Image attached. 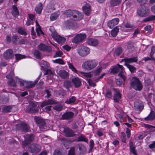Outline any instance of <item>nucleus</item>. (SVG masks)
Listing matches in <instances>:
<instances>
[{
  "label": "nucleus",
  "instance_id": "nucleus-16",
  "mask_svg": "<svg viewBox=\"0 0 155 155\" xmlns=\"http://www.w3.org/2000/svg\"><path fill=\"white\" fill-rule=\"evenodd\" d=\"M71 16L75 18L76 21H79L83 18V15L82 13L76 10H72Z\"/></svg>",
  "mask_w": 155,
  "mask_h": 155
},
{
  "label": "nucleus",
  "instance_id": "nucleus-19",
  "mask_svg": "<svg viewBox=\"0 0 155 155\" xmlns=\"http://www.w3.org/2000/svg\"><path fill=\"white\" fill-rule=\"evenodd\" d=\"M56 103V101L52 99H49L43 101L40 105L41 108L48 105L54 104Z\"/></svg>",
  "mask_w": 155,
  "mask_h": 155
},
{
  "label": "nucleus",
  "instance_id": "nucleus-60",
  "mask_svg": "<svg viewBox=\"0 0 155 155\" xmlns=\"http://www.w3.org/2000/svg\"><path fill=\"white\" fill-rule=\"evenodd\" d=\"M28 19L34 22L35 19V15H34L31 14H28Z\"/></svg>",
  "mask_w": 155,
  "mask_h": 155
},
{
  "label": "nucleus",
  "instance_id": "nucleus-36",
  "mask_svg": "<svg viewBox=\"0 0 155 155\" xmlns=\"http://www.w3.org/2000/svg\"><path fill=\"white\" fill-rule=\"evenodd\" d=\"M63 86L65 88L68 89L69 88L72 86V82L71 81H65L64 82Z\"/></svg>",
  "mask_w": 155,
  "mask_h": 155
},
{
  "label": "nucleus",
  "instance_id": "nucleus-24",
  "mask_svg": "<svg viewBox=\"0 0 155 155\" xmlns=\"http://www.w3.org/2000/svg\"><path fill=\"white\" fill-rule=\"evenodd\" d=\"M72 81L76 87H79L81 85V81L80 79L78 78L72 79Z\"/></svg>",
  "mask_w": 155,
  "mask_h": 155
},
{
  "label": "nucleus",
  "instance_id": "nucleus-48",
  "mask_svg": "<svg viewBox=\"0 0 155 155\" xmlns=\"http://www.w3.org/2000/svg\"><path fill=\"white\" fill-rule=\"evenodd\" d=\"M72 10L70 9L66 10L64 12V14L67 17H70L71 16V14L72 13Z\"/></svg>",
  "mask_w": 155,
  "mask_h": 155
},
{
  "label": "nucleus",
  "instance_id": "nucleus-49",
  "mask_svg": "<svg viewBox=\"0 0 155 155\" xmlns=\"http://www.w3.org/2000/svg\"><path fill=\"white\" fill-rule=\"evenodd\" d=\"M155 20V15H151L146 18L144 20V21H150Z\"/></svg>",
  "mask_w": 155,
  "mask_h": 155
},
{
  "label": "nucleus",
  "instance_id": "nucleus-23",
  "mask_svg": "<svg viewBox=\"0 0 155 155\" xmlns=\"http://www.w3.org/2000/svg\"><path fill=\"white\" fill-rule=\"evenodd\" d=\"M76 147H77L81 153H84L86 152V149L85 146L82 143H78L76 144Z\"/></svg>",
  "mask_w": 155,
  "mask_h": 155
},
{
  "label": "nucleus",
  "instance_id": "nucleus-8",
  "mask_svg": "<svg viewBox=\"0 0 155 155\" xmlns=\"http://www.w3.org/2000/svg\"><path fill=\"white\" fill-rule=\"evenodd\" d=\"M28 150L30 153H37L40 151L41 147L40 145L36 144H33L28 147Z\"/></svg>",
  "mask_w": 155,
  "mask_h": 155
},
{
  "label": "nucleus",
  "instance_id": "nucleus-1",
  "mask_svg": "<svg viewBox=\"0 0 155 155\" xmlns=\"http://www.w3.org/2000/svg\"><path fill=\"white\" fill-rule=\"evenodd\" d=\"M124 68L122 65L117 64L111 70V72L114 74H117L119 73V75L123 79L124 81L126 80L125 75L124 74Z\"/></svg>",
  "mask_w": 155,
  "mask_h": 155
},
{
  "label": "nucleus",
  "instance_id": "nucleus-46",
  "mask_svg": "<svg viewBox=\"0 0 155 155\" xmlns=\"http://www.w3.org/2000/svg\"><path fill=\"white\" fill-rule=\"evenodd\" d=\"M17 82L18 83L20 86H25V81L18 78L17 77H15Z\"/></svg>",
  "mask_w": 155,
  "mask_h": 155
},
{
  "label": "nucleus",
  "instance_id": "nucleus-7",
  "mask_svg": "<svg viewBox=\"0 0 155 155\" xmlns=\"http://www.w3.org/2000/svg\"><path fill=\"white\" fill-rule=\"evenodd\" d=\"M51 36L54 39L59 43H63L66 41V38H65L58 35L56 32H52Z\"/></svg>",
  "mask_w": 155,
  "mask_h": 155
},
{
  "label": "nucleus",
  "instance_id": "nucleus-57",
  "mask_svg": "<svg viewBox=\"0 0 155 155\" xmlns=\"http://www.w3.org/2000/svg\"><path fill=\"white\" fill-rule=\"evenodd\" d=\"M83 75L85 78H90L92 76V74H91L90 73L83 72Z\"/></svg>",
  "mask_w": 155,
  "mask_h": 155
},
{
  "label": "nucleus",
  "instance_id": "nucleus-15",
  "mask_svg": "<svg viewBox=\"0 0 155 155\" xmlns=\"http://www.w3.org/2000/svg\"><path fill=\"white\" fill-rule=\"evenodd\" d=\"M63 132L67 137H74L75 135L74 132L68 127H64Z\"/></svg>",
  "mask_w": 155,
  "mask_h": 155
},
{
  "label": "nucleus",
  "instance_id": "nucleus-6",
  "mask_svg": "<svg viewBox=\"0 0 155 155\" xmlns=\"http://www.w3.org/2000/svg\"><path fill=\"white\" fill-rule=\"evenodd\" d=\"M29 104V105L26 110V112L28 113H35L38 111V109L36 108L37 106L36 104L32 102H30Z\"/></svg>",
  "mask_w": 155,
  "mask_h": 155
},
{
  "label": "nucleus",
  "instance_id": "nucleus-64",
  "mask_svg": "<svg viewBox=\"0 0 155 155\" xmlns=\"http://www.w3.org/2000/svg\"><path fill=\"white\" fill-rule=\"evenodd\" d=\"M54 62L55 63H59L62 64H64L63 61L60 58L56 59L54 60Z\"/></svg>",
  "mask_w": 155,
  "mask_h": 155
},
{
  "label": "nucleus",
  "instance_id": "nucleus-41",
  "mask_svg": "<svg viewBox=\"0 0 155 155\" xmlns=\"http://www.w3.org/2000/svg\"><path fill=\"white\" fill-rule=\"evenodd\" d=\"M84 141L86 143L88 142V139L83 135H81L78 137L77 139V142Z\"/></svg>",
  "mask_w": 155,
  "mask_h": 155
},
{
  "label": "nucleus",
  "instance_id": "nucleus-62",
  "mask_svg": "<svg viewBox=\"0 0 155 155\" xmlns=\"http://www.w3.org/2000/svg\"><path fill=\"white\" fill-rule=\"evenodd\" d=\"M54 155H64L63 153L61 152L59 150L57 149L55 150L54 151Z\"/></svg>",
  "mask_w": 155,
  "mask_h": 155
},
{
  "label": "nucleus",
  "instance_id": "nucleus-4",
  "mask_svg": "<svg viewBox=\"0 0 155 155\" xmlns=\"http://www.w3.org/2000/svg\"><path fill=\"white\" fill-rule=\"evenodd\" d=\"M97 64L93 60H90L85 61L82 64L83 68L87 70H91L95 68Z\"/></svg>",
  "mask_w": 155,
  "mask_h": 155
},
{
  "label": "nucleus",
  "instance_id": "nucleus-9",
  "mask_svg": "<svg viewBox=\"0 0 155 155\" xmlns=\"http://www.w3.org/2000/svg\"><path fill=\"white\" fill-rule=\"evenodd\" d=\"M25 140L22 141V145L23 147L27 146L34 140V137L33 134H31L26 135L25 136Z\"/></svg>",
  "mask_w": 155,
  "mask_h": 155
},
{
  "label": "nucleus",
  "instance_id": "nucleus-56",
  "mask_svg": "<svg viewBox=\"0 0 155 155\" xmlns=\"http://www.w3.org/2000/svg\"><path fill=\"white\" fill-rule=\"evenodd\" d=\"M14 71L12 70L9 74L6 76V77L7 78L9 79H12L14 77Z\"/></svg>",
  "mask_w": 155,
  "mask_h": 155
},
{
  "label": "nucleus",
  "instance_id": "nucleus-14",
  "mask_svg": "<svg viewBox=\"0 0 155 155\" xmlns=\"http://www.w3.org/2000/svg\"><path fill=\"white\" fill-rule=\"evenodd\" d=\"M13 51L11 49H8L5 51L3 54L4 58L6 60L11 59L14 57Z\"/></svg>",
  "mask_w": 155,
  "mask_h": 155
},
{
  "label": "nucleus",
  "instance_id": "nucleus-2",
  "mask_svg": "<svg viewBox=\"0 0 155 155\" xmlns=\"http://www.w3.org/2000/svg\"><path fill=\"white\" fill-rule=\"evenodd\" d=\"M150 9L146 6L140 5L138 8L137 14L141 17H145L150 14Z\"/></svg>",
  "mask_w": 155,
  "mask_h": 155
},
{
  "label": "nucleus",
  "instance_id": "nucleus-29",
  "mask_svg": "<svg viewBox=\"0 0 155 155\" xmlns=\"http://www.w3.org/2000/svg\"><path fill=\"white\" fill-rule=\"evenodd\" d=\"M115 92L116 93L114 96V100L115 102H117L121 98V94L117 90Z\"/></svg>",
  "mask_w": 155,
  "mask_h": 155
},
{
  "label": "nucleus",
  "instance_id": "nucleus-22",
  "mask_svg": "<svg viewBox=\"0 0 155 155\" xmlns=\"http://www.w3.org/2000/svg\"><path fill=\"white\" fill-rule=\"evenodd\" d=\"M85 14L87 15H89L91 13V7L89 4H87L82 7Z\"/></svg>",
  "mask_w": 155,
  "mask_h": 155
},
{
  "label": "nucleus",
  "instance_id": "nucleus-27",
  "mask_svg": "<svg viewBox=\"0 0 155 155\" xmlns=\"http://www.w3.org/2000/svg\"><path fill=\"white\" fill-rule=\"evenodd\" d=\"M134 107L135 108V110L137 111L139 110V112H140L143 108L142 105L137 101L134 102Z\"/></svg>",
  "mask_w": 155,
  "mask_h": 155
},
{
  "label": "nucleus",
  "instance_id": "nucleus-31",
  "mask_svg": "<svg viewBox=\"0 0 155 155\" xmlns=\"http://www.w3.org/2000/svg\"><path fill=\"white\" fill-rule=\"evenodd\" d=\"M59 15L60 12H58L53 13L50 16V20L52 21L55 20L57 18Z\"/></svg>",
  "mask_w": 155,
  "mask_h": 155
},
{
  "label": "nucleus",
  "instance_id": "nucleus-30",
  "mask_svg": "<svg viewBox=\"0 0 155 155\" xmlns=\"http://www.w3.org/2000/svg\"><path fill=\"white\" fill-rule=\"evenodd\" d=\"M35 23L36 25V31L38 35L40 36V35L41 34L43 35L44 33L41 30V26L38 24V21L37 20L36 21Z\"/></svg>",
  "mask_w": 155,
  "mask_h": 155
},
{
  "label": "nucleus",
  "instance_id": "nucleus-40",
  "mask_svg": "<svg viewBox=\"0 0 155 155\" xmlns=\"http://www.w3.org/2000/svg\"><path fill=\"white\" fill-rule=\"evenodd\" d=\"M121 1V0H111L110 4L112 6L114 7L119 5Z\"/></svg>",
  "mask_w": 155,
  "mask_h": 155
},
{
  "label": "nucleus",
  "instance_id": "nucleus-33",
  "mask_svg": "<svg viewBox=\"0 0 155 155\" xmlns=\"http://www.w3.org/2000/svg\"><path fill=\"white\" fill-rule=\"evenodd\" d=\"M155 117V114L154 111H151L149 115L145 118L146 120H153Z\"/></svg>",
  "mask_w": 155,
  "mask_h": 155
},
{
  "label": "nucleus",
  "instance_id": "nucleus-63",
  "mask_svg": "<svg viewBox=\"0 0 155 155\" xmlns=\"http://www.w3.org/2000/svg\"><path fill=\"white\" fill-rule=\"evenodd\" d=\"M121 138L122 142L124 143H126V138L125 133H121Z\"/></svg>",
  "mask_w": 155,
  "mask_h": 155
},
{
  "label": "nucleus",
  "instance_id": "nucleus-18",
  "mask_svg": "<svg viewBox=\"0 0 155 155\" xmlns=\"http://www.w3.org/2000/svg\"><path fill=\"white\" fill-rule=\"evenodd\" d=\"M119 21V19L118 18H115L112 20L109 21L108 23V26L110 28H112L116 25H117Z\"/></svg>",
  "mask_w": 155,
  "mask_h": 155
},
{
  "label": "nucleus",
  "instance_id": "nucleus-53",
  "mask_svg": "<svg viewBox=\"0 0 155 155\" xmlns=\"http://www.w3.org/2000/svg\"><path fill=\"white\" fill-rule=\"evenodd\" d=\"M34 56L36 58L38 59H41V54L40 52L37 50H35L34 53Z\"/></svg>",
  "mask_w": 155,
  "mask_h": 155
},
{
  "label": "nucleus",
  "instance_id": "nucleus-47",
  "mask_svg": "<svg viewBox=\"0 0 155 155\" xmlns=\"http://www.w3.org/2000/svg\"><path fill=\"white\" fill-rule=\"evenodd\" d=\"M64 24L67 29H70L71 28L72 24L71 21L68 20L65 21Z\"/></svg>",
  "mask_w": 155,
  "mask_h": 155
},
{
  "label": "nucleus",
  "instance_id": "nucleus-52",
  "mask_svg": "<svg viewBox=\"0 0 155 155\" xmlns=\"http://www.w3.org/2000/svg\"><path fill=\"white\" fill-rule=\"evenodd\" d=\"M86 80L90 86L94 87L96 86V84L93 82V81L91 79L87 78Z\"/></svg>",
  "mask_w": 155,
  "mask_h": 155
},
{
  "label": "nucleus",
  "instance_id": "nucleus-54",
  "mask_svg": "<svg viewBox=\"0 0 155 155\" xmlns=\"http://www.w3.org/2000/svg\"><path fill=\"white\" fill-rule=\"evenodd\" d=\"M15 58L17 60H19L22 58H25L24 55H22L20 54H15Z\"/></svg>",
  "mask_w": 155,
  "mask_h": 155
},
{
  "label": "nucleus",
  "instance_id": "nucleus-59",
  "mask_svg": "<svg viewBox=\"0 0 155 155\" xmlns=\"http://www.w3.org/2000/svg\"><path fill=\"white\" fill-rule=\"evenodd\" d=\"M106 97L107 98H110L111 97V91L108 89L106 91Z\"/></svg>",
  "mask_w": 155,
  "mask_h": 155
},
{
  "label": "nucleus",
  "instance_id": "nucleus-13",
  "mask_svg": "<svg viewBox=\"0 0 155 155\" xmlns=\"http://www.w3.org/2000/svg\"><path fill=\"white\" fill-rule=\"evenodd\" d=\"M74 115V113L71 111H68L62 114L61 119L65 120H70L73 118Z\"/></svg>",
  "mask_w": 155,
  "mask_h": 155
},
{
  "label": "nucleus",
  "instance_id": "nucleus-45",
  "mask_svg": "<svg viewBox=\"0 0 155 155\" xmlns=\"http://www.w3.org/2000/svg\"><path fill=\"white\" fill-rule=\"evenodd\" d=\"M122 49L120 47H119L117 48L114 51V54L117 56L120 55L122 53Z\"/></svg>",
  "mask_w": 155,
  "mask_h": 155
},
{
  "label": "nucleus",
  "instance_id": "nucleus-28",
  "mask_svg": "<svg viewBox=\"0 0 155 155\" xmlns=\"http://www.w3.org/2000/svg\"><path fill=\"white\" fill-rule=\"evenodd\" d=\"M127 47L129 51H132L135 49L134 42L132 41H130L127 43Z\"/></svg>",
  "mask_w": 155,
  "mask_h": 155
},
{
  "label": "nucleus",
  "instance_id": "nucleus-43",
  "mask_svg": "<svg viewBox=\"0 0 155 155\" xmlns=\"http://www.w3.org/2000/svg\"><path fill=\"white\" fill-rule=\"evenodd\" d=\"M124 65L127 67L132 73L134 72L136 70V68L132 65L129 64H124Z\"/></svg>",
  "mask_w": 155,
  "mask_h": 155
},
{
  "label": "nucleus",
  "instance_id": "nucleus-61",
  "mask_svg": "<svg viewBox=\"0 0 155 155\" xmlns=\"http://www.w3.org/2000/svg\"><path fill=\"white\" fill-rule=\"evenodd\" d=\"M18 39V36L16 35H14L12 37V41L15 44H16Z\"/></svg>",
  "mask_w": 155,
  "mask_h": 155
},
{
  "label": "nucleus",
  "instance_id": "nucleus-34",
  "mask_svg": "<svg viewBox=\"0 0 155 155\" xmlns=\"http://www.w3.org/2000/svg\"><path fill=\"white\" fill-rule=\"evenodd\" d=\"M13 10L12 12V13L14 16H16L19 15V12L16 6L14 5L12 6Z\"/></svg>",
  "mask_w": 155,
  "mask_h": 155
},
{
  "label": "nucleus",
  "instance_id": "nucleus-3",
  "mask_svg": "<svg viewBox=\"0 0 155 155\" xmlns=\"http://www.w3.org/2000/svg\"><path fill=\"white\" fill-rule=\"evenodd\" d=\"M130 87L137 91H140L143 88V85L138 78H134L131 82Z\"/></svg>",
  "mask_w": 155,
  "mask_h": 155
},
{
  "label": "nucleus",
  "instance_id": "nucleus-35",
  "mask_svg": "<svg viewBox=\"0 0 155 155\" xmlns=\"http://www.w3.org/2000/svg\"><path fill=\"white\" fill-rule=\"evenodd\" d=\"M137 57L127 58V63H125V64H129V63H131L133 62H137Z\"/></svg>",
  "mask_w": 155,
  "mask_h": 155
},
{
  "label": "nucleus",
  "instance_id": "nucleus-11",
  "mask_svg": "<svg viewBox=\"0 0 155 155\" xmlns=\"http://www.w3.org/2000/svg\"><path fill=\"white\" fill-rule=\"evenodd\" d=\"M86 37L85 34H80L77 35L72 40V42L76 44L81 42Z\"/></svg>",
  "mask_w": 155,
  "mask_h": 155
},
{
  "label": "nucleus",
  "instance_id": "nucleus-58",
  "mask_svg": "<svg viewBox=\"0 0 155 155\" xmlns=\"http://www.w3.org/2000/svg\"><path fill=\"white\" fill-rule=\"evenodd\" d=\"M62 141H63L64 142H62V143L65 147V143L67 142H69L70 143H72V142H73L75 141H77V139H74L73 140H69L68 141V140H67L65 138H64L62 139Z\"/></svg>",
  "mask_w": 155,
  "mask_h": 155
},
{
  "label": "nucleus",
  "instance_id": "nucleus-37",
  "mask_svg": "<svg viewBox=\"0 0 155 155\" xmlns=\"http://www.w3.org/2000/svg\"><path fill=\"white\" fill-rule=\"evenodd\" d=\"M119 28L118 26L116 27L111 31V35L112 36L114 37H115L117 35V33L118 32Z\"/></svg>",
  "mask_w": 155,
  "mask_h": 155
},
{
  "label": "nucleus",
  "instance_id": "nucleus-10",
  "mask_svg": "<svg viewBox=\"0 0 155 155\" xmlns=\"http://www.w3.org/2000/svg\"><path fill=\"white\" fill-rule=\"evenodd\" d=\"M16 129L21 132H26L28 131L29 127L26 123H22L16 125Z\"/></svg>",
  "mask_w": 155,
  "mask_h": 155
},
{
  "label": "nucleus",
  "instance_id": "nucleus-26",
  "mask_svg": "<svg viewBox=\"0 0 155 155\" xmlns=\"http://www.w3.org/2000/svg\"><path fill=\"white\" fill-rule=\"evenodd\" d=\"M129 147L130 152L134 155H136L137 151L135 150V146L132 142L131 141L130 142Z\"/></svg>",
  "mask_w": 155,
  "mask_h": 155
},
{
  "label": "nucleus",
  "instance_id": "nucleus-38",
  "mask_svg": "<svg viewBox=\"0 0 155 155\" xmlns=\"http://www.w3.org/2000/svg\"><path fill=\"white\" fill-rule=\"evenodd\" d=\"M12 108V107L10 106H8L4 107L2 109V111L3 112L7 113L10 112Z\"/></svg>",
  "mask_w": 155,
  "mask_h": 155
},
{
  "label": "nucleus",
  "instance_id": "nucleus-50",
  "mask_svg": "<svg viewBox=\"0 0 155 155\" xmlns=\"http://www.w3.org/2000/svg\"><path fill=\"white\" fill-rule=\"evenodd\" d=\"M18 31L19 34L21 35H27L26 32L22 27H20L19 28L18 30Z\"/></svg>",
  "mask_w": 155,
  "mask_h": 155
},
{
  "label": "nucleus",
  "instance_id": "nucleus-5",
  "mask_svg": "<svg viewBox=\"0 0 155 155\" xmlns=\"http://www.w3.org/2000/svg\"><path fill=\"white\" fill-rule=\"evenodd\" d=\"M77 51L80 56L84 57L89 54L90 49L87 47L82 46L78 48L77 49Z\"/></svg>",
  "mask_w": 155,
  "mask_h": 155
},
{
  "label": "nucleus",
  "instance_id": "nucleus-39",
  "mask_svg": "<svg viewBox=\"0 0 155 155\" xmlns=\"http://www.w3.org/2000/svg\"><path fill=\"white\" fill-rule=\"evenodd\" d=\"M76 100V98L75 96H72L66 100L65 102L67 104H70L74 103L75 101Z\"/></svg>",
  "mask_w": 155,
  "mask_h": 155
},
{
  "label": "nucleus",
  "instance_id": "nucleus-55",
  "mask_svg": "<svg viewBox=\"0 0 155 155\" xmlns=\"http://www.w3.org/2000/svg\"><path fill=\"white\" fill-rule=\"evenodd\" d=\"M75 147H71L69 150L68 155H74L75 153Z\"/></svg>",
  "mask_w": 155,
  "mask_h": 155
},
{
  "label": "nucleus",
  "instance_id": "nucleus-21",
  "mask_svg": "<svg viewBox=\"0 0 155 155\" xmlns=\"http://www.w3.org/2000/svg\"><path fill=\"white\" fill-rule=\"evenodd\" d=\"M38 81L35 80L34 82L32 81H25V86L28 88H32L34 87L37 84Z\"/></svg>",
  "mask_w": 155,
  "mask_h": 155
},
{
  "label": "nucleus",
  "instance_id": "nucleus-51",
  "mask_svg": "<svg viewBox=\"0 0 155 155\" xmlns=\"http://www.w3.org/2000/svg\"><path fill=\"white\" fill-rule=\"evenodd\" d=\"M63 108V106L61 105H56L53 107L54 109L58 111H61L62 110Z\"/></svg>",
  "mask_w": 155,
  "mask_h": 155
},
{
  "label": "nucleus",
  "instance_id": "nucleus-44",
  "mask_svg": "<svg viewBox=\"0 0 155 155\" xmlns=\"http://www.w3.org/2000/svg\"><path fill=\"white\" fill-rule=\"evenodd\" d=\"M68 64L70 69L72 71L76 73H78V71L74 67L72 64L70 62H68Z\"/></svg>",
  "mask_w": 155,
  "mask_h": 155
},
{
  "label": "nucleus",
  "instance_id": "nucleus-32",
  "mask_svg": "<svg viewBox=\"0 0 155 155\" xmlns=\"http://www.w3.org/2000/svg\"><path fill=\"white\" fill-rule=\"evenodd\" d=\"M42 5L41 3H40L35 8V11L39 14H41L42 10Z\"/></svg>",
  "mask_w": 155,
  "mask_h": 155
},
{
  "label": "nucleus",
  "instance_id": "nucleus-20",
  "mask_svg": "<svg viewBox=\"0 0 155 155\" xmlns=\"http://www.w3.org/2000/svg\"><path fill=\"white\" fill-rule=\"evenodd\" d=\"M58 74L59 76L62 79H68L69 77V74L66 71L64 70H60Z\"/></svg>",
  "mask_w": 155,
  "mask_h": 155
},
{
  "label": "nucleus",
  "instance_id": "nucleus-12",
  "mask_svg": "<svg viewBox=\"0 0 155 155\" xmlns=\"http://www.w3.org/2000/svg\"><path fill=\"white\" fill-rule=\"evenodd\" d=\"M38 48L40 51L43 52H51L52 51V49L51 47L42 43H41L38 46Z\"/></svg>",
  "mask_w": 155,
  "mask_h": 155
},
{
  "label": "nucleus",
  "instance_id": "nucleus-42",
  "mask_svg": "<svg viewBox=\"0 0 155 155\" xmlns=\"http://www.w3.org/2000/svg\"><path fill=\"white\" fill-rule=\"evenodd\" d=\"M7 84L9 86L13 87H16V86L15 81L12 78L10 79L8 81Z\"/></svg>",
  "mask_w": 155,
  "mask_h": 155
},
{
  "label": "nucleus",
  "instance_id": "nucleus-17",
  "mask_svg": "<svg viewBox=\"0 0 155 155\" xmlns=\"http://www.w3.org/2000/svg\"><path fill=\"white\" fill-rule=\"evenodd\" d=\"M34 120L36 123L38 125L40 128H42L45 125V121L41 118L35 116L34 117Z\"/></svg>",
  "mask_w": 155,
  "mask_h": 155
},
{
  "label": "nucleus",
  "instance_id": "nucleus-25",
  "mask_svg": "<svg viewBox=\"0 0 155 155\" xmlns=\"http://www.w3.org/2000/svg\"><path fill=\"white\" fill-rule=\"evenodd\" d=\"M87 43L89 45L95 46L98 45V41L96 39L90 38L88 40Z\"/></svg>",
  "mask_w": 155,
  "mask_h": 155
}]
</instances>
